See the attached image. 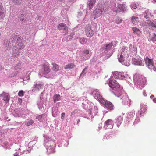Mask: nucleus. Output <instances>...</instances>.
I'll return each instance as SVG.
<instances>
[{"mask_svg": "<svg viewBox=\"0 0 156 156\" xmlns=\"http://www.w3.org/2000/svg\"><path fill=\"white\" fill-rule=\"evenodd\" d=\"M129 52V51L127 49L125 48H122L121 50V54L120 57L118 58V60L119 62L126 66H129L130 64L129 60H128V62H125L126 60L127 61L128 60Z\"/></svg>", "mask_w": 156, "mask_h": 156, "instance_id": "f257e3e1", "label": "nucleus"}, {"mask_svg": "<svg viewBox=\"0 0 156 156\" xmlns=\"http://www.w3.org/2000/svg\"><path fill=\"white\" fill-rule=\"evenodd\" d=\"M144 60L146 66L151 70L156 71V68L154 64L153 59L150 58L147 56L145 57Z\"/></svg>", "mask_w": 156, "mask_h": 156, "instance_id": "f03ea898", "label": "nucleus"}, {"mask_svg": "<svg viewBox=\"0 0 156 156\" xmlns=\"http://www.w3.org/2000/svg\"><path fill=\"white\" fill-rule=\"evenodd\" d=\"M104 9L102 8H96L93 12V16L94 19L97 18L101 16L104 12Z\"/></svg>", "mask_w": 156, "mask_h": 156, "instance_id": "7ed1b4c3", "label": "nucleus"}, {"mask_svg": "<svg viewBox=\"0 0 156 156\" xmlns=\"http://www.w3.org/2000/svg\"><path fill=\"white\" fill-rule=\"evenodd\" d=\"M109 87L112 90L119 89L120 87V85L118 83L116 80H110L109 83Z\"/></svg>", "mask_w": 156, "mask_h": 156, "instance_id": "20e7f679", "label": "nucleus"}, {"mask_svg": "<svg viewBox=\"0 0 156 156\" xmlns=\"http://www.w3.org/2000/svg\"><path fill=\"white\" fill-rule=\"evenodd\" d=\"M85 33L87 37H90L92 36L94 34L93 31L91 29V26L89 25H87L85 29Z\"/></svg>", "mask_w": 156, "mask_h": 156, "instance_id": "39448f33", "label": "nucleus"}, {"mask_svg": "<svg viewBox=\"0 0 156 156\" xmlns=\"http://www.w3.org/2000/svg\"><path fill=\"white\" fill-rule=\"evenodd\" d=\"M49 68L47 66H44L43 68L39 70V75L42 76L44 74H48L50 71Z\"/></svg>", "mask_w": 156, "mask_h": 156, "instance_id": "423d86ee", "label": "nucleus"}, {"mask_svg": "<svg viewBox=\"0 0 156 156\" xmlns=\"http://www.w3.org/2000/svg\"><path fill=\"white\" fill-rule=\"evenodd\" d=\"M114 122L111 119H108L105 123L104 127L106 129H111L113 126Z\"/></svg>", "mask_w": 156, "mask_h": 156, "instance_id": "0eeeda50", "label": "nucleus"}, {"mask_svg": "<svg viewBox=\"0 0 156 156\" xmlns=\"http://www.w3.org/2000/svg\"><path fill=\"white\" fill-rule=\"evenodd\" d=\"M103 102L104 103H102V104L104 105L105 108L110 110L113 109L114 106L111 102L105 100Z\"/></svg>", "mask_w": 156, "mask_h": 156, "instance_id": "6e6552de", "label": "nucleus"}, {"mask_svg": "<svg viewBox=\"0 0 156 156\" xmlns=\"http://www.w3.org/2000/svg\"><path fill=\"white\" fill-rule=\"evenodd\" d=\"M133 62L136 65L144 66V62L141 58H134L133 60Z\"/></svg>", "mask_w": 156, "mask_h": 156, "instance_id": "1a4fd4ad", "label": "nucleus"}, {"mask_svg": "<svg viewBox=\"0 0 156 156\" xmlns=\"http://www.w3.org/2000/svg\"><path fill=\"white\" fill-rule=\"evenodd\" d=\"M0 97H3V100L7 103H9L10 100V96L8 93H6L4 92L0 94Z\"/></svg>", "mask_w": 156, "mask_h": 156, "instance_id": "9d476101", "label": "nucleus"}, {"mask_svg": "<svg viewBox=\"0 0 156 156\" xmlns=\"http://www.w3.org/2000/svg\"><path fill=\"white\" fill-rule=\"evenodd\" d=\"M126 10V5L123 4H119L117 6V9L116 11L119 12L121 11H125Z\"/></svg>", "mask_w": 156, "mask_h": 156, "instance_id": "9b49d317", "label": "nucleus"}, {"mask_svg": "<svg viewBox=\"0 0 156 156\" xmlns=\"http://www.w3.org/2000/svg\"><path fill=\"white\" fill-rule=\"evenodd\" d=\"M58 28L59 30H64L66 31L67 32L66 34H67L68 31V27L65 24L63 23H61L59 24L58 27Z\"/></svg>", "mask_w": 156, "mask_h": 156, "instance_id": "f8f14e48", "label": "nucleus"}, {"mask_svg": "<svg viewBox=\"0 0 156 156\" xmlns=\"http://www.w3.org/2000/svg\"><path fill=\"white\" fill-rule=\"evenodd\" d=\"M123 74V73L116 71L113 73V75L115 78H122L124 76Z\"/></svg>", "mask_w": 156, "mask_h": 156, "instance_id": "ddd939ff", "label": "nucleus"}, {"mask_svg": "<svg viewBox=\"0 0 156 156\" xmlns=\"http://www.w3.org/2000/svg\"><path fill=\"white\" fill-rule=\"evenodd\" d=\"M4 9L1 3H0V20L4 18L5 16L4 13Z\"/></svg>", "mask_w": 156, "mask_h": 156, "instance_id": "4468645a", "label": "nucleus"}, {"mask_svg": "<svg viewBox=\"0 0 156 156\" xmlns=\"http://www.w3.org/2000/svg\"><path fill=\"white\" fill-rule=\"evenodd\" d=\"M113 43L112 42L108 44H106L104 45L103 48V50H105L104 51H105V50H109L111 49L112 47L113 46Z\"/></svg>", "mask_w": 156, "mask_h": 156, "instance_id": "2eb2a0df", "label": "nucleus"}, {"mask_svg": "<svg viewBox=\"0 0 156 156\" xmlns=\"http://www.w3.org/2000/svg\"><path fill=\"white\" fill-rule=\"evenodd\" d=\"M123 120V117L121 116H119L117 119H115L116 123L117 124L118 127H119L122 122Z\"/></svg>", "mask_w": 156, "mask_h": 156, "instance_id": "dca6fc26", "label": "nucleus"}, {"mask_svg": "<svg viewBox=\"0 0 156 156\" xmlns=\"http://www.w3.org/2000/svg\"><path fill=\"white\" fill-rule=\"evenodd\" d=\"M147 106L144 104H142L140 105V114L144 113L147 110Z\"/></svg>", "mask_w": 156, "mask_h": 156, "instance_id": "f3484780", "label": "nucleus"}, {"mask_svg": "<svg viewBox=\"0 0 156 156\" xmlns=\"http://www.w3.org/2000/svg\"><path fill=\"white\" fill-rule=\"evenodd\" d=\"M34 87L32 90L33 91H39L43 87V85L41 84H36L34 85Z\"/></svg>", "mask_w": 156, "mask_h": 156, "instance_id": "a211bd4d", "label": "nucleus"}, {"mask_svg": "<svg viewBox=\"0 0 156 156\" xmlns=\"http://www.w3.org/2000/svg\"><path fill=\"white\" fill-rule=\"evenodd\" d=\"M131 22L133 24L136 25L139 22V18L137 17L132 16L131 19Z\"/></svg>", "mask_w": 156, "mask_h": 156, "instance_id": "6ab92c4d", "label": "nucleus"}, {"mask_svg": "<svg viewBox=\"0 0 156 156\" xmlns=\"http://www.w3.org/2000/svg\"><path fill=\"white\" fill-rule=\"evenodd\" d=\"M75 67V65L74 63H69L66 65L65 66V69L67 70V69H72Z\"/></svg>", "mask_w": 156, "mask_h": 156, "instance_id": "aec40b11", "label": "nucleus"}, {"mask_svg": "<svg viewBox=\"0 0 156 156\" xmlns=\"http://www.w3.org/2000/svg\"><path fill=\"white\" fill-rule=\"evenodd\" d=\"M132 30L133 32L135 34H136L138 36H139L141 33L140 30L136 27L132 28Z\"/></svg>", "mask_w": 156, "mask_h": 156, "instance_id": "412c9836", "label": "nucleus"}, {"mask_svg": "<svg viewBox=\"0 0 156 156\" xmlns=\"http://www.w3.org/2000/svg\"><path fill=\"white\" fill-rule=\"evenodd\" d=\"M54 102H56L60 101L61 99V96L59 94H56L54 95L53 97Z\"/></svg>", "mask_w": 156, "mask_h": 156, "instance_id": "4be33fe9", "label": "nucleus"}, {"mask_svg": "<svg viewBox=\"0 0 156 156\" xmlns=\"http://www.w3.org/2000/svg\"><path fill=\"white\" fill-rule=\"evenodd\" d=\"M95 97H97V99H98V101L101 103V104L102 103H104L103 102L105 100L104 98H103L100 94L98 93H97L95 94Z\"/></svg>", "mask_w": 156, "mask_h": 156, "instance_id": "5701e85b", "label": "nucleus"}, {"mask_svg": "<svg viewBox=\"0 0 156 156\" xmlns=\"http://www.w3.org/2000/svg\"><path fill=\"white\" fill-rule=\"evenodd\" d=\"M46 117V115L45 114H42L41 115L37 116L36 118L39 121L41 122Z\"/></svg>", "mask_w": 156, "mask_h": 156, "instance_id": "b1692460", "label": "nucleus"}, {"mask_svg": "<svg viewBox=\"0 0 156 156\" xmlns=\"http://www.w3.org/2000/svg\"><path fill=\"white\" fill-rule=\"evenodd\" d=\"M53 65L52 70L55 72L58 71L60 70L59 66L56 63H52V64Z\"/></svg>", "mask_w": 156, "mask_h": 156, "instance_id": "393cba45", "label": "nucleus"}, {"mask_svg": "<svg viewBox=\"0 0 156 156\" xmlns=\"http://www.w3.org/2000/svg\"><path fill=\"white\" fill-rule=\"evenodd\" d=\"M96 0H90V2L88 4L89 9L90 10L93 8L94 5L95 4Z\"/></svg>", "mask_w": 156, "mask_h": 156, "instance_id": "a878e982", "label": "nucleus"}, {"mask_svg": "<svg viewBox=\"0 0 156 156\" xmlns=\"http://www.w3.org/2000/svg\"><path fill=\"white\" fill-rule=\"evenodd\" d=\"M144 16V17L147 19L149 18L151 16V13L148 10H147L145 11Z\"/></svg>", "mask_w": 156, "mask_h": 156, "instance_id": "bb28decb", "label": "nucleus"}, {"mask_svg": "<svg viewBox=\"0 0 156 156\" xmlns=\"http://www.w3.org/2000/svg\"><path fill=\"white\" fill-rule=\"evenodd\" d=\"M25 45L23 43L21 42L19 43L17 46V47L19 49H21L23 48Z\"/></svg>", "mask_w": 156, "mask_h": 156, "instance_id": "cd10ccee", "label": "nucleus"}, {"mask_svg": "<svg viewBox=\"0 0 156 156\" xmlns=\"http://www.w3.org/2000/svg\"><path fill=\"white\" fill-rule=\"evenodd\" d=\"M87 41V40L86 38H81L80 40V42L81 44H86Z\"/></svg>", "mask_w": 156, "mask_h": 156, "instance_id": "c85d7f7f", "label": "nucleus"}, {"mask_svg": "<svg viewBox=\"0 0 156 156\" xmlns=\"http://www.w3.org/2000/svg\"><path fill=\"white\" fill-rule=\"evenodd\" d=\"M122 99L123 100H124L122 102L123 104L125 105L128 104V103L129 101V99L127 97H126L125 98H123Z\"/></svg>", "mask_w": 156, "mask_h": 156, "instance_id": "c756f323", "label": "nucleus"}, {"mask_svg": "<svg viewBox=\"0 0 156 156\" xmlns=\"http://www.w3.org/2000/svg\"><path fill=\"white\" fill-rule=\"evenodd\" d=\"M151 40L153 41H156V35L155 34H154L151 37Z\"/></svg>", "mask_w": 156, "mask_h": 156, "instance_id": "7c9ffc66", "label": "nucleus"}, {"mask_svg": "<svg viewBox=\"0 0 156 156\" xmlns=\"http://www.w3.org/2000/svg\"><path fill=\"white\" fill-rule=\"evenodd\" d=\"M34 122V121L32 119H31L27 122L26 125L28 126H30Z\"/></svg>", "mask_w": 156, "mask_h": 156, "instance_id": "2f4dec72", "label": "nucleus"}, {"mask_svg": "<svg viewBox=\"0 0 156 156\" xmlns=\"http://www.w3.org/2000/svg\"><path fill=\"white\" fill-rule=\"evenodd\" d=\"M122 20L119 18H117L116 20V23L117 24H119L122 22Z\"/></svg>", "mask_w": 156, "mask_h": 156, "instance_id": "473e14b6", "label": "nucleus"}, {"mask_svg": "<svg viewBox=\"0 0 156 156\" xmlns=\"http://www.w3.org/2000/svg\"><path fill=\"white\" fill-rule=\"evenodd\" d=\"M4 44L5 46L8 47L11 45L10 44H9V41H5L4 42Z\"/></svg>", "mask_w": 156, "mask_h": 156, "instance_id": "72a5a7b5", "label": "nucleus"}, {"mask_svg": "<svg viewBox=\"0 0 156 156\" xmlns=\"http://www.w3.org/2000/svg\"><path fill=\"white\" fill-rule=\"evenodd\" d=\"M24 94V92L23 90H21L19 91L18 93V95L19 96L22 97L23 96Z\"/></svg>", "mask_w": 156, "mask_h": 156, "instance_id": "f704fd0d", "label": "nucleus"}, {"mask_svg": "<svg viewBox=\"0 0 156 156\" xmlns=\"http://www.w3.org/2000/svg\"><path fill=\"white\" fill-rule=\"evenodd\" d=\"M137 5L135 3H133L131 5V8L132 9H135L137 7Z\"/></svg>", "mask_w": 156, "mask_h": 156, "instance_id": "c9c22d12", "label": "nucleus"}, {"mask_svg": "<svg viewBox=\"0 0 156 156\" xmlns=\"http://www.w3.org/2000/svg\"><path fill=\"white\" fill-rule=\"evenodd\" d=\"M83 52L84 54L87 55L89 53V51L88 50H86L83 51Z\"/></svg>", "mask_w": 156, "mask_h": 156, "instance_id": "e433bc0d", "label": "nucleus"}, {"mask_svg": "<svg viewBox=\"0 0 156 156\" xmlns=\"http://www.w3.org/2000/svg\"><path fill=\"white\" fill-rule=\"evenodd\" d=\"M65 114L64 113H62L61 114V118L62 119H64Z\"/></svg>", "mask_w": 156, "mask_h": 156, "instance_id": "4c0bfd02", "label": "nucleus"}, {"mask_svg": "<svg viewBox=\"0 0 156 156\" xmlns=\"http://www.w3.org/2000/svg\"><path fill=\"white\" fill-rule=\"evenodd\" d=\"M87 67H86L85 68L83 69V70L82 71V72L81 73V75H82V74H83V73H84L86 70L87 69Z\"/></svg>", "mask_w": 156, "mask_h": 156, "instance_id": "58836bf2", "label": "nucleus"}, {"mask_svg": "<svg viewBox=\"0 0 156 156\" xmlns=\"http://www.w3.org/2000/svg\"><path fill=\"white\" fill-rule=\"evenodd\" d=\"M143 94L144 96H147V94L145 92V91H143Z\"/></svg>", "mask_w": 156, "mask_h": 156, "instance_id": "ea45409f", "label": "nucleus"}, {"mask_svg": "<svg viewBox=\"0 0 156 156\" xmlns=\"http://www.w3.org/2000/svg\"><path fill=\"white\" fill-rule=\"evenodd\" d=\"M21 66V64L20 63H18L16 66H15L16 68L17 67V66Z\"/></svg>", "mask_w": 156, "mask_h": 156, "instance_id": "a19ab883", "label": "nucleus"}, {"mask_svg": "<svg viewBox=\"0 0 156 156\" xmlns=\"http://www.w3.org/2000/svg\"><path fill=\"white\" fill-rule=\"evenodd\" d=\"M153 101L154 102L156 103V98L154 99L153 100Z\"/></svg>", "mask_w": 156, "mask_h": 156, "instance_id": "79ce46f5", "label": "nucleus"}, {"mask_svg": "<svg viewBox=\"0 0 156 156\" xmlns=\"http://www.w3.org/2000/svg\"><path fill=\"white\" fill-rule=\"evenodd\" d=\"M14 156H19L18 154H16V153H15L14 154Z\"/></svg>", "mask_w": 156, "mask_h": 156, "instance_id": "37998d69", "label": "nucleus"}, {"mask_svg": "<svg viewBox=\"0 0 156 156\" xmlns=\"http://www.w3.org/2000/svg\"><path fill=\"white\" fill-rule=\"evenodd\" d=\"M74 113V111L73 112L71 113V115L72 116V115Z\"/></svg>", "mask_w": 156, "mask_h": 156, "instance_id": "c03bdc74", "label": "nucleus"}, {"mask_svg": "<svg viewBox=\"0 0 156 156\" xmlns=\"http://www.w3.org/2000/svg\"><path fill=\"white\" fill-rule=\"evenodd\" d=\"M154 95H152L151 96L150 98L152 99L154 97Z\"/></svg>", "mask_w": 156, "mask_h": 156, "instance_id": "a18cd8bd", "label": "nucleus"}, {"mask_svg": "<svg viewBox=\"0 0 156 156\" xmlns=\"http://www.w3.org/2000/svg\"><path fill=\"white\" fill-rule=\"evenodd\" d=\"M24 19L23 18H22V19H20V20L21 21H23V20H24Z\"/></svg>", "mask_w": 156, "mask_h": 156, "instance_id": "49530a36", "label": "nucleus"}, {"mask_svg": "<svg viewBox=\"0 0 156 156\" xmlns=\"http://www.w3.org/2000/svg\"><path fill=\"white\" fill-rule=\"evenodd\" d=\"M51 141V143H52L53 144H55V142H54V141Z\"/></svg>", "mask_w": 156, "mask_h": 156, "instance_id": "de8ad7c7", "label": "nucleus"}, {"mask_svg": "<svg viewBox=\"0 0 156 156\" xmlns=\"http://www.w3.org/2000/svg\"><path fill=\"white\" fill-rule=\"evenodd\" d=\"M64 0H58V1L59 2H62Z\"/></svg>", "mask_w": 156, "mask_h": 156, "instance_id": "09e8293b", "label": "nucleus"}, {"mask_svg": "<svg viewBox=\"0 0 156 156\" xmlns=\"http://www.w3.org/2000/svg\"><path fill=\"white\" fill-rule=\"evenodd\" d=\"M20 99V101H22V99Z\"/></svg>", "mask_w": 156, "mask_h": 156, "instance_id": "8fccbe9b", "label": "nucleus"}, {"mask_svg": "<svg viewBox=\"0 0 156 156\" xmlns=\"http://www.w3.org/2000/svg\"><path fill=\"white\" fill-rule=\"evenodd\" d=\"M20 99V101H22V99Z\"/></svg>", "mask_w": 156, "mask_h": 156, "instance_id": "3c124183", "label": "nucleus"}]
</instances>
